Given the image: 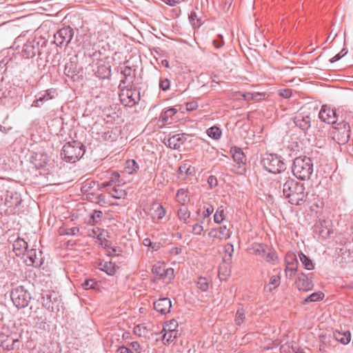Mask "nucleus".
I'll use <instances>...</instances> for the list:
<instances>
[{"label":"nucleus","mask_w":353,"mask_h":353,"mask_svg":"<svg viewBox=\"0 0 353 353\" xmlns=\"http://www.w3.org/2000/svg\"><path fill=\"white\" fill-rule=\"evenodd\" d=\"M330 335L321 334L319 335V341L321 343L319 350L321 351H325V347L330 342Z\"/></svg>","instance_id":"nucleus-40"},{"label":"nucleus","mask_w":353,"mask_h":353,"mask_svg":"<svg viewBox=\"0 0 353 353\" xmlns=\"http://www.w3.org/2000/svg\"><path fill=\"white\" fill-rule=\"evenodd\" d=\"M165 333L163 336V341L164 343H170L174 341L177 338V330H170L166 331L165 329H163Z\"/></svg>","instance_id":"nucleus-28"},{"label":"nucleus","mask_w":353,"mask_h":353,"mask_svg":"<svg viewBox=\"0 0 353 353\" xmlns=\"http://www.w3.org/2000/svg\"><path fill=\"white\" fill-rule=\"evenodd\" d=\"M231 231L228 229L225 225L220 226L217 230L211 231L210 235H212L214 238L219 239H228L230 237Z\"/></svg>","instance_id":"nucleus-21"},{"label":"nucleus","mask_w":353,"mask_h":353,"mask_svg":"<svg viewBox=\"0 0 353 353\" xmlns=\"http://www.w3.org/2000/svg\"><path fill=\"white\" fill-rule=\"evenodd\" d=\"M332 337L342 344H347L351 339V334L350 332H341L339 331H334L332 334Z\"/></svg>","instance_id":"nucleus-23"},{"label":"nucleus","mask_w":353,"mask_h":353,"mask_svg":"<svg viewBox=\"0 0 353 353\" xmlns=\"http://www.w3.org/2000/svg\"><path fill=\"white\" fill-rule=\"evenodd\" d=\"M324 297V294L322 292H314L307 296L305 300V303L318 301Z\"/></svg>","instance_id":"nucleus-43"},{"label":"nucleus","mask_w":353,"mask_h":353,"mask_svg":"<svg viewBox=\"0 0 353 353\" xmlns=\"http://www.w3.org/2000/svg\"><path fill=\"white\" fill-rule=\"evenodd\" d=\"M294 123L296 126L306 132L311 126V118L307 114L299 112L294 117Z\"/></svg>","instance_id":"nucleus-13"},{"label":"nucleus","mask_w":353,"mask_h":353,"mask_svg":"<svg viewBox=\"0 0 353 353\" xmlns=\"http://www.w3.org/2000/svg\"><path fill=\"white\" fill-rule=\"evenodd\" d=\"M101 270L105 272L109 275H113L116 272V266L111 262H105L101 268Z\"/></svg>","instance_id":"nucleus-42"},{"label":"nucleus","mask_w":353,"mask_h":353,"mask_svg":"<svg viewBox=\"0 0 353 353\" xmlns=\"http://www.w3.org/2000/svg\"><path fill=\"white\" fill-rule=\"evenodd\" d=\"M9 332L8 329H5V332L0 333V346L8 351L19 349L21 342L17 337V333Z\"/></svg>","instance_id":"nucleus-7"},{"label":"nucleus","mask_w":353,"mask_h":353,"mask_svg":"<svg viewBox=\"0 0 353 353\" xmlns=\"http://www.w3.org/2000/svg\"><path fill=\"white\" fill-rule=\"evenodd\" d=\"M189 21L192 25V26H201L200 19L198 18L197 14L195 12L192 11L188 16Z\"/></svg>","instance_id":"nucleus-46"},{"label":"nucleus","mask_w":353,"mask_h":353,"mask_svg":"<svg viewBox=\"0 0 353 353\" xmlns=\"http://www.w3.org/2000/svg\"><path fill=\"white\" fill-rule=\"evenodd\" d=\"M139 168L138 163L134 159H129L125 163V170L128 174L136 172Z\"/></svg>","instance_id":"nucleus-31"},{"label":"nucleus","mask_w":353,"mask_h":353,"mask_svg":"<svg viewBox=\"0 0 353 353\" xmlns=\"http://www.w3.org/2000/svg\"><path fill=\"white\" fill-rule=\"evenodd\" d=\"M102 215H103V213L101 211L95 210L93 214L92 215L91 218L94 222L97 223L101 218Z\"/></svg>","instance_id":"nucleus-57"},{"label":"nucleus","mask_w":353,"mask_h":353,"mask_svg":"<svg viewBox=\"0 0 353 353\" xmlns=\"http://www.w3.org/2000/svg\"><path fill=\"white\" fill-rule=\"evenodd\" d=\"M165 214V210L161 205L157 203H152L150 209L149 215L153 221L162 219Z\"/></svg>","instance_id":"nucleus-16"},{"label":"nucleus","mask_w":353,"mask_h":353,"mask_svg":"<svg viewBox=\"0 0 353 353\" xmlns=\"http://www.w3.org/2000/svg\"><path fill=\"white\" fill-rule=\"evenodd\" d=\"M75 67L72 62H70L66 63L65 65L64 72L67 76H70L71 74H74L75 73Z\"/></svg>","instance_id":"nucleus-49"},{"label":"nucleus","mask_w":353,"mask_h":353,"mask_svg":"<svg viewBox=\"0 0 353 353\" xmlns=\"http://www.w3.org/2000/svg\"><path fill=\"white\" fill-rule=\"evenodd\" d=\"M74 33V30L70 26L62 28L54 34V43L57 46H68Z\"/></svg>","instance_id":"nucleus-8"},{"label":"nucleus","mask_w":353,"mask_h":353,"mask_svg":"<svg viewBox=\"0 0 353 353\" xmlns=\"http://www.w3.org/2000/svg\"><path fill=\"white\" fill-rule=\"evenodd\" d=\"M279 182L282 184L283 196L290 204L301 205L305 202L308 194L305 192L304 183L289 176H281Z\"/></svg>","instance_id":"nucleus-1"},{"label":"nucleus","mask_w":353,"mask_h":353,"mask_svg":"<svg viewBox=\"0 0 353 353\" xmlns=\"http://www.w3.org/2000/svg\"><path fill=\"white\" fill-rule=\"evenodd\" d=\"M196 285L197 288L203 292L207 291L209 288V283L205 277H199L196 282Z\"/></svg>","instance_id":"nucleus-44"},{"label":"nucleus","mask_w":353,"mask_h":353,"mask_svg":"<svg viewBox=\"0 0 353 353\" xmlns=\"http://www.w3.org/2000/svg\"><path fill=\"white\" fill-rule=\"evenodd\" d=\"M119 353H133L132 350L130 347H127L125 346H121L118 348L117 350Z\"/></svg>","instance_id":"nucleus-63"},{"label":"nucleus","mask_w":353,"mask_h":353,"mask_svg":"<svg viewBox=\"0 0 353 353\" xmlns=\"http://www.w3.org/2000/svg\"><path fill=\"white\" fill-rule=\"evenodd\" d=\"M218 39L213 40V44L216 48H219L223 46L224 41L222 35L219 34Z\"/></svg>","instance_id":"nucleus-56"},{"label":"nucleus","mask_w":353,"mask_h":353,"mask_svg":"<svg viewBox=\"0 0 353 353\" xmlns=\"http://www.w3.org/2000/svg\"><path fill=\"white\" fill-rule=\"evenodd\" d=\"M37 53L40 54L39 51V43L35 39L28 40L26 43L23 44L21 52V55L26 58H32Z\"/></svg>","instance_id":"nucleus-11"},{"label":"nucleus","mask_w":353,"mask_h":353,"mask_svg":"<svg viewBox=\"0 0 353 353\" xmlns=\"http://www.w3.org/2000/svg\"><path fill=\"white\" fill-rule=\"evenodd\" d=\"M279 94L281 97L288 99L292 96V92L291 89H281L279 91Z\"/></svg>","instance_id":"nucleus-53"},{"label":"nucleus","mask_w":353,"mask_h":353,"mask_svg":"<svg viewBox=\"0 0 353 353\" xmlns=\"http://www.w3.org/2000/svg\"><path fill=\"white\" fill-rule=\"evenodd\" d=\"M263 168L270 173H281L286 169L281 157L276 154H266L261 159Z\"/></svg>","instance_id":"nucleus-4"},{"label":"nucleus","mask_w":353,"mask_h":353,"mask_svg":"<svg viewBox=\"0 0 353 353\" xmlns=\"http://www.w3.org/2000/svg\"><path fill=\"white\" fill-rule=\"evenodd\" d=\"M130 348L132 350L133 353H139L140 352L141 346L138 342L134 341V342L130 343Z\"/></svg>","instance_id":"nucleus-54"},{"label":"nucleus","mask_w":353,"mask_h":353,"mask_svg":"<svg viewBox=\"0 0 353 353\" xmlns=\"http://www.w3.org/2000/svg\"><path fill=\"white\" fill-rule=\"evenodd\" d=\"M83 145L77 141L66 143L61 151V157L66 162L74 163L84 154Z\"/></svg>","instance_id":"nucleus-3"},{"label":"nucleus","mask_w":353,"mask_h":353,"mask_svg":"<svg viewBox=\"0 0 353 353\" xmlns=\"http://www.w3.org/2000/svg\"><path fill=\"white\" fill-rule=\"evenodd\" d=\"M292 171L298 179L309 180L314 171L312 159L305 156L296 157L293 161Z\"/></svg>","instance_id":"nucleus-2"},{"label":"nucleus","mask_w":353,"mask_h":353,"mask_svg":"<svg viewBox=\"0 0 353 353\" xmlns=\"http://www.w3.org/2000/svg\"><path fill=\"white\" fill-rule=\"evenodd\" d=\"M190 212L185 205H182L178 210V217L181 221L187 223L188 219L190 218Z\"/></svg>","instance_id":"nucleus-30"},{"label":"nucleus","mask_w":353,"mask_h":353,"mask_svg":"<svg viewBox=\"0 0 353 353\" xmlns=\"http://www.w3.org/2000/svg\"><path fill=\"white\" fill-rule=\"evenodd\" d=\"M203 230V227L199 223H196L192 226V232L196 235H199Z\"/></svg>","instance_id":"nucleus-55"},{"label":"nucleus","mask_w":353,"mask_h":353,"mask_svg":"<svg viewBox=\"0 0 353 353\" xmlns=\"http://www.w3.org/2000/svg\"><path fill=\"white\" fill-rule=\"evenodd\" d=\"M208 182L212 188L215 187L217 185V180L214 176H210L208 179Z\"/></svg>","instance_id":"nucleus-62"},{"label":"nucleus","mask_w":353,"mask_h":353,"mask_svg":"<svg viewBox=\"0 0 353 353\" xmlns=\"http://www.w3.org/2000/svg\"><path fill=\"white\" fill-rule=\"evenodd\" d=\"M230 152L235 162H236L238 164H245L246 158L241 148L238 147H233L231 148Z\"/></svg>","instance_id":"nucleus-22"},{"label":"nucleus","mask_w":353,"mask_h":353,"mask_svg":"<svg viewBox=\"0 0 353 353\" xmlns=\"http://www.w3.org/2000/svg\"><path fill=\"white\" fill-rule=\"evenodd\" d=\"M46 296H47V300H46H46H44V301H43V305H44L45 307H48V308H51L52 311H54V309L59 310V309H58V306H59V305H57L56 306V307H55L53 305H54V303H52V305L50 304V302H52V297H53V301H54V302H57V301H59V297H58L57 294H56L55 293H53V294L50 293V294H46Z\"/></svg>","instance_id":"nucleus-27"},{"label":"nucleus","mask_w":353,"mask_h":353,"mask_svg":"<svg viewBox=\"0 0 353 353\" xmlns=\"http://www.w3.org/2000/svg\"><path fill=\"white\" fill-rule=\"evenodd\" d=\"M176 200L181 205H185V203L189 201V196L187 190L183 188L178 190L176 194Z\"/></svg>","instance_id":"nucleus-25"},{"label":"nucleus","mask_w":353,"mask_h":353,"mask_svg":"<svg viewBox=\"0 0 353 353\" xmlns=\"http://www.w3.org/2000/svg\"><path fill=\"white\" fill-rule=\"evenodd\" d=\"M330 221L324 220L316 227V232L324 239L330 237L333 233L332 229L330 228Z\"/></svg>","instance_id":"nucleus-19"},{"label":"nucleus","mask_w":353,"mask_h":353,"mask_svg":"<svg viewBox=\"0 0 353 353\" xmlns=\"http://www.w3.org/2000/svg\"><path fill=\"white\" fill-rule=\"evenodd\" d=\"M152 271L153 274L160 276L161 278H164V272H171L172 274L174 272L172 268L165 269L161 265H154Z\"/></svg>","instance_id":"nucleus-37"},{"label":"nucleus","mask_w":353,"mask_h":353,"mask_svg":"<svg viewBox=\"0 0 353 353\" xmlns=\"http://www.w3.org/2000/svg\"><path fill=\"white\" fill-rule=\"evenodd\" d=\"M198 108V104L196 101H192L186 103V109L188 111H192Z\"/></svg>","instance_id":"nucleus-61"},{"label":"nucleus","mask_w":353,"mask_h":353,"mask_svg":"<svg viewBox=\"0 0 353 353\" xmlns=\"http://www.w3.org/2000/svg\"><path fill=\"white\" fill-rule=\"evenodd\" d=\"M287 266L285 270L286 276L292 277L295 272L297 270V265L295 264V262H292V263H290L288 259L286 260Z\"/></svg>","instance_id":"nucleus-36"},{"label":"nucleus","mask_w":353,"mask_h":353,"mask_svg":"<svg viewBox=\"0 0 353 353\" xmlns=\"http://www.w3.org/2000/svg\"><path fill=\"white\" fill-rule=\"evenodd\" d=\"M221 130L216 126H212L207 130L208 135L215 140H218L221 136Z\"/></svg>","instance_id":"nucleus-34"},{"label":"nucleus","mask_w":353,"mask_h":353,"mask_svg":"<svg viewBox=\"0 0 353 353\" xmlns=\"http://www.w3.org/2000/svg\"><path fill=\"white\" fill-rule=\"evenodd\" d=\"M262 257L268 263H274L277 259L276 254L274 252H266L264 255H262Z\"/></svg>","instance_id":"nucleus-48"},{"label":"nucleus","mask_w":353,"mask_h":353,"mask_svg":"<svg viewBox=\"0 0 353 353\" xmlns=\"http://www.w3.org/2000/svg\"><path fill=\"white\" fill-rule=\"evenodd\" d=\"M120 174L117 172H112L111 173L110 179H111L112 182H114L115 184H117L118 186L120 185L121 181H119Z\"/></svg>","instance_id":"nucleus-52"},{"label":"nucleus","mask_w":353,"mask_h":353,"mask_svg":"<svg viewBox=\"0 0 353 353\" xmlns=\"http://www.w3.org/2000/svg\"><path fill=\"white\" fill-rule=\"evenodd\" d=\"M295 284L299 290L303 291L311 290L314 287V284L312 283L311 279H309L308 276L304 273H301L299 274Z\"/></svg>","instance_id":"nucleus-14"},{"label":"nucleus","mask_w":353,"mask_h":353,"mask_svg":"<svg viewBox=\"0 0 353 353\" xmlns=\"http://www.w3.org/2000/svg\"><path fill=\"white\" fill-rule=\"evenodd\" d=\"M176 112H177V110L175 108H169L165 111L163 119H165V118H168V117H172L174 114H175Z\"/></svg>","instance_id":"nucleus-59"},{"label":"nucleus","mask_w":353,"mask_h":353,"mask_svg":"<svg viewBox=\"0 0 353 353\" xmlns=\"http://www.w3.org/2000/svg\"><path fill=\"white\" fill-rule=\"evenodd\" d=\"M119 98L123 105L132 107L140 100V94L136 89H126L121 91Z\"/></svg>","instance_id":"nucleus-9"},{"label":"nucleus","mask_w":353,"mask_h":353,"mask_svg":"<svg viewBox=\"0 0 353 353\" xmlns=\"http://www.w3.org/2000/svg\"><path fill=\"white\" fill-rule=\"evenodd\" d=\"M41 254V251H37L36 249H28L23 255L25 256L24 262L28 266L40 267L43 263Z\"/></svg>","instance_id":"nucleus-10"},{"label":"nucleus","mask_w":353,"mask_h":353,"mask_svg":"<svg viewBox=\"0 0 353 353\" xmlns=\"http://www.w3.org/2000/svg\"><path fill=\"white\" fill-rule=\"evenodd\" d=\"M332 139L339 145L345 144L350 138V126L348 123L343 121L332 127L331 131Z\"/></svg>","instance_id":"nucleus-5"},{"label":"nucleus","mask_w":353,"mask_h":353,"mask_svg":"<svg viewBox=\"0 0 353 353\" xmlns=\"http://www.w3.org/2000/svg\"><path fill=\"white\" fill-rule=\"evenodd\" d=\"M281 283V278L279 275H273L270 279V282L267 285V290L272 291L276 289Z\"/></svg>","instance_id":"nucleus-32"},{"label":"nucleus","mask_w":353,"mask_h":353,"mask_svg":"<svg viewBox=\"0 0 353 353\" xmlns=\"http://www.w3.org/2000/svg\"><path fill=\"white\" fill-rule=\"evenodd\" d=\"M188 136V134L184 133L174 134L168 139V144L171 148L179 149L186 141Z\"/></svg>","instance_id":"nucleus-17"},{"label":"nucleus","mask_w":353,"mask_h":353,"mask_svg":"<svg viewBox=\"0 0 353 353\" xmlns=\"http://www.w3.org/2000/svg\"><path fill=\"white\" fill-rule=\"evenodd\" d=\"M154 309L161 313V314H165L170 311L172 306L171 301L168 298H161L156 301L153 303Z\"/></svg>","instance_id":"nucleus-15"},{"label":"nucleus","mask_w":353,"mask_h":353,"mask_svg":"<svg viewBox=\"0 0 353 353\" xmlns=\"http://www.w3.org/2000/svg\"><path fill=\"white\" fill-rule=\"evenodd\" d=\"M12 246L17 256L24 255L28 247V243L19 237L14 241Z\"/></svg>","instance_id":"nucleus-20"},{"label":"nucleus","mask_w":353,"mask_h":353,"mask_svg":"<svg viewBox=\"0 0 353 353\" xmlns=\"http://www.w3.org/2000/svg\"><path fill=\"white\" fill-rule=\"evenodd\" d=\"M345 50H342L341 52L337 54H336L335 56H334L331 59H330V62L331 63H334L337 61H339V59H341L346 53H347V51L344 52Z\"/></svg>","instance_id":"nucleus-58"},{"label":"nucleus","mask_w":353,"mask_h":353,"mask_svg":"<svg viewBox=\"0 0 353 353\" xmlns=\"http://www.w3.org/2000/svg\"><path fill=\"white\" fill-rule=\"evenodd\" d=\"M225 252L228 253L229 256L231 258L234 252L233 245L231 243H227L224 248Z\"/></svg>","instance_id":"nucleus-60"},{"label":"nucleus","mask_w":353,"mask_h":353,"mask_svg":"<svg viewBox=\"0 0 353 353\" xmlns=\"http://www.w3.org/2000/svg\"><path fill=\"white\" fill-rule=\"evenodd\" d=\"M224 219V214H223V208L222 206L219 208L214 215V221L216 223H221Z\"/></svg>","instance_id":"nucleus-45"},{"label":"nucleus","mask_w":353,"mask_h":353,"mask_svg":"<svg viewBox=\"0 0 353 353\" xmlns=\"http://www.w3.org/2000/svg\"><path fill=\"white\" fill-rule=\"evenodd\" d=\"M261 95V94L260 93L246 92L243 94V97L245 100L250 101V100H257L258 97Z\"/></svg>","instance_id":"nucleus-50"},{"label":"nucleus","mask_w":353,"mask_h":353,"mask_svg":"<svg viewBox=\"0 0 353 353\" xmlns=\"http://www.w3.org/2000/svg\"><path fill=\"white\" fill-rule=\"evenodd\" d=\"M104 248L106 249L109 256L119 255L122 251L121 249L117 246L112 245V243L108 241H105L102 243Z\"/></svg>","instance_id":"nucleus-24"},{"label":"nucleus","mask_w":353,"mask_h":353,"mask_svg":"<svg viewBox=\"0 0 353 353\" xmlns=\"http://www.w3.org/2000/svg\"><path fill=\"white\" fill-rule=\"evenodd\" d=\"M319 119L328 124L337 123L338 115L336 110L327 105H323L319 114Z\"/></svg>","instance_id":"nucleus-12"},{"label":"nucleus","mask_w":353,"mask_h":353,"mask_svg":"<svg viewBox=\"0 0 353 353\" xmlns=\"http://www.w3.org/2000/svg\"><path fill=\"white\" fill-rule=\"evenodd\" d=\"M299 259H300L301 262L302 263V265L305 269H306L307 270H312L314 268V263L305 254H303V252H301L299 254Z\"/></svg>","instance_id":"nucleus-26"},{"label":"nucleus","mask_w":353,"mask_h":353,"mask_svg":"<svg viewBox=\"0 0 353 353\" xmlns=\"http://www.w3.org/2000/svg\"><path fill=\"white\" fill-rule=\"evenodd\" d=\"M81 286L84 290L97 289L99 287L98 282L92 279L85 280L82 283Z\"/></svg>","instance_id":"nucleus-35"},{"label":"nucleus","mask_w":353,"mask_h":353,"mask_svg":"<svg viewBox=\"0 0 353 353\" xmlns=\"http://www.w3.org/2000/svg\"><path fill=\"white\" fill-rule=\"evenodd\" d=\"M121 72L123 74L125 79L124 80H121V82L123 83L128 81L132 82L134 77H135L134 70H132V68L130 66H125Z\"/></svg>","instance_id":"nucleus-29"},{"label":"nucleus","mask_w":353,"mask_h":353,"mask_svg":"<svg viewBox=\"0 0 353 353\" xmlns=\"http://www.w3.org/2000/svg\"><path fill=\"white\" fill-rule=\"evenodd\" d=\"M110 195L114 199H123L125 196L126 192L124 190L114 187L108 191Z\"/></svg>","instance_id":"nucleus-33"},{"label":"nucleus","mask_w":353,"mask_h":353,"mask_svg":"<svg viewBox=\"0 0 353 353\" xmlns=\"http://www.w3.org/2000/svg\"><path fill=\"white\" fill-rule=\"evenodd\" d=\"M10 298L18 309L26 307L32 299L30 292L23 286L13 288L10 292Z\"/></svg>","instance_id":"nucleus-6"},{"label":"nucleus","mask_w":353,"mask_h":353,"mask_svg":"<svg viewBox=\"0 0 353 353\" xmlns=\"http://www.w3.org/2000/svg\"><path fill=\"white\" fill-rule=\"evenodd\" d=\"M214 211V208L212 205H209L204 211V216L205 217H207V216H209L210 215H211L212 214Z\"/></svg>","instance_id":"nucleus-64"},{"label":"nucleus","mask_w":353,"mask_h":353,"mask_svg":"<svg viewBox=\"0 0 353 353\" xmlns=\"http://www.w3.org/2000/svg\"><path fill=\"white\" fill-rule=\"evenodd\" d=\"M95 74L100 79H108L111 76L110 65L102 61L98 62Z\"/></svg>","instance_id":"nucleus-18"},{"label":"nucleus","mask_w":353,"mask_h":353,"mask_svg":"<svg viewBox=\"0 0 353 353\" xmlns=\"http://www.w3.org/2000/svg\"><path fill=\"white\" fill-rule=\"evenodd\" d=\"M245 319V314L244 310L243 308L238 309L235 315V323L240 325L244 322Z\"/></svg>","instance_id":"nucleus-41"},{"label":"nucleus","mask_w":353,"mask_h":353,"mask_svg":"<svg viewBox=\"0 0 353 353\" xmlns=\"http://www.w3.org/2000/svg\"><path fill=\"white\" fill-rule=\"evenodd\" d=\"M55 92V90L53 89L46 90L43 94L39 97V101H41V102H45L54 99Z\"/></svg>","instance_id":"nucleus-39"},{"label":"nucleus","mask_w":353,"mask_h":353,"mask_svg":"<svg viewBox=\"0 0 353 353\" xmlns=\"http://www.w3.org/2000/svg\"><path fill=\"white\" fill-rule=\"evenodd\" d=\"M79 231V228L72 227V228H61L59 229V234L61 235H75Z\"/></svg>","instance_id":"nucleus-38"},{"label":"nucleus","mask_w":353,"mask_h":353,"mask_svg":"<svg viewBox=\"0 0 353 353\" xmlns=\"http://www.w3.org/2000/svg\"><path fill=\"white\" fill-rule=\"evenodd\" d=\"M254 252L261 256L262 257V255H264L266 252L265 250V247L263 244H258V245H256L255 247L254 248Z\"/></svg>","instance_id":"nucleus-51"},{"label":"nucleus","mask_w":353,"mask_h":353,"mask_svg":"<svg viewBox=\"0 0 353 353\" xmlns=\"http://www.w3.org/2000/svg\"><path fill=\"white\" fill-rule=\"evenodd\" d=\"M170 87V81L167 78H161L159 81V88L163 91H167Z\"/></svg>","instance_id":"nucleus-47"}]
</instances>
